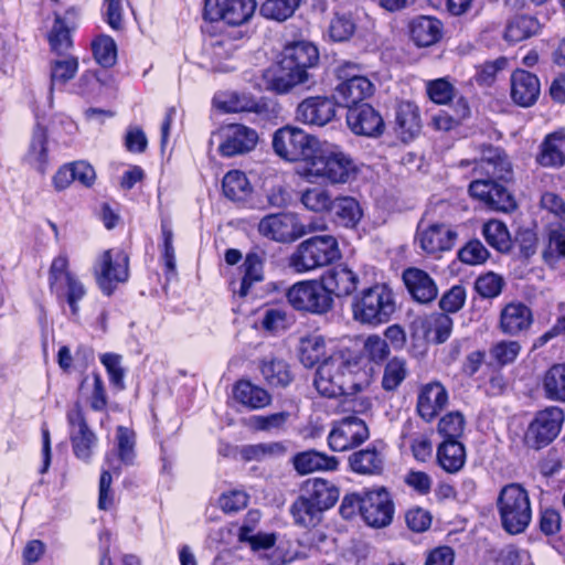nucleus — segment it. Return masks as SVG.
Instances as JSON below:
<instances>
[{
  "label": "nucleus",
  "mask_w": 565,
  "mask_h": 565,
  "mask_svg": "<svg viewBox=\"0 0 565 565\" xmlns=\"http://www.w3.org/2000/svg\"><path fill=\"white\" fill-rule=\"evenodd\" d=\"M161 258L163 263V274L167 280H171L177 276L175 252L173 247V233L169 225L161 223Z\"/></svg>",
  "instance_id": "obj_58"
},
{
  "label": "nucleus",
  "mask_w": 565,
  "mask_h": 565,
  "mask_svg": "<svg viewBox=\"0 0 565 565\" xmlns=\"http://www.w3.org/2000/svg\"><path fill=\"white\" fill-rule=\"evenodd\" d=\"M382 366L381 388L387 394H395L409 375L407 360L394 355Z\"/></svg>",
  "instance_id": "obj_39"
},
{
  "label": "nucleus",
  "mask_w": 565,
  "mask_h": 565,
  "mask_svg": "<svg viewBox=\"0 0 565 565\" xmlns=\"http://www.w3.org/2000/svg\"><path fill=\"white\" fill-rule=\"evenodd\" d=\"M448 399V391L439 381L426 383L418 392L416 412L423 420L431 423L447 406Z\"/></svg>",
  "instance_id": "obj_27"
},
{
  "label": "nucleus",
  "mask_w": 565,
  "mask_h": 565,
  "mask_svg": "<svg viewBox=\"0 0 565 565\" xmlns=\"http://www.w3.org/2000/svg\"><path fill=\"white\" fill-rule=\"evenodd\" d=\"M362 353L370 364L377 366L392 358L388 342L379 334H371L364 340Z\"/></svg>",
  "instance_id": "obj_56"
},
{
  "label": "nucleus",
  "mask_w": 565,
  "mask_h": 565,
  "mask_svg": "<svg viewBox=\"0 0 565 565\" xmlns=\"http://www.w3.org/2000/svg\"><path fill=\"white\" fill-rule=\"evenodd\" d=\"M504 286V278L500 274L489 270L476 278L473 291L481 299H494L502 294Z\"/></svg>",
  "instance_id": "obj_53"
},
{
  "label": "nucleus",
  "mask_w": 565,
  "mask_h": 565,
  "mask_svg": "<svg viewBox=\"0 0 565 565\" xmlns=\"http://www.w3.org/2000/svg\"><path fill=\"white\" fill-rule=\"evenodd\" d=\"M408 34L415 46L429 47L441 41L444 23L433 15H417L408 23Z\"/></svg>",
  "instance_id": "obj_31"
},
{
  "label": "nucleus",
  "mask_w": 565,
  "mask_h": 565,
  "mask_svg": "<svg viewBox=\"0 0 565 565\" xmlns=\"http://www.w3.org/2000/svg\"><path fill=\"white\" fill-rule=\"evenodd\" d=\"M465 429V418L460 412H449L444 415L437 425V431L444 440H459Z\"/></svg>",
  "instance_id": "obj_62"
},
{
  "label": "nucleus",
  "mask_w": 565,
  "mask_h": 565,
  "mask_svg": "<svg viewBox=\"0 0 565 565\" xmlns=\"http://www.w3.org/2000/svg\"><path fill=\"white\" fill-rule=\"evenodd\" d=\"M320 140L303 129L286 125L278 128L271 139L277 157L290 163H302L307 168Z\"/></svg>",
  "instance_id": "obj_11"
},
{
  "label": "nucleus",
  "mask_w": 565,
  "mask_h": 565,
  "mask_svg": "<svg viewBox=\"0 0 565 565\" xmlns=\"http://www.w3.org/2000/svg\"><path fill=\"white\" fill-rule=\"evenodd\" d=\"M256 8V0H213L204 2L202 18L210 23L223 21L239 26L252 19Z\"/></svg>",
  "instance_id": "obj_20"
},
{
  "label": "nucleus",
  "mask_w": 565,
  "mask_h": 565,
  "mask_svg": "<svg viewBox=\"0 0 565 565\" xmlns=\"http://www.w3.org/2000/svg\"><path fill=\"white\" fill-rule=\"evenodd\" d=\"M361 72V65L350 61L342 62L334 70V76L339 82L334 93L347 108L349 105L365 103L364 100L372 97L375 92L374 84Z\"/></svg>",
  "instance_id": "obj_15"
},
{
  "label": "nucleus",
  "mask_w": 565,
  "mask_h": 565,
  "mask_svg": "<svg viewBox=\"0 0 565 565\" xmlns=\"http://www.w3.org/2000/svg\"><path fill=\"white\" fill-rule=\"evenodd\" d=\"M458 231L456 226L433 222L426 226L417 225L415 243L427 256L440 258L444 253L450 252L457 244Z\"/></svg>",
  "instance_id": "obj_19"
},
{
  "label": "nucleus",
  "mask_w": 565,
  "mask_h": 565,
  "mask_svg": "<svg viewBox=\"0 0 565 565\" xmlns=\"http://www.w3.org/2000/svg\"><path fill=\"white\" fill-rule=\"evenodd\" d=\"M93 387L86 402L90 411L96 413H107L109 397L102 375L98 372L92 373Z\"/></svg>",
  "instance_id": "obj_60"
},
{
  "label": "nucleus",
  "mask_w": 565,
  "mask_h": 565,
  "mask_svg": "<svg viewBox=\"0 0 565 565\" xmlns=\"http://www.w3.org/2000/svg\"><path fill=\"white\" fill-rule=\"evenodd\" d=\"M233 398L248 411L266 408L273 402L270 393L247 379H239L233 384Z\"/></svg>",
  "instance_id": "obj_33"
},
{
  "label": "nucleus",
  "mask_w": 565,
  "mask_h": 565,
  "mask_svg": "<svg viewBox=\"0 0 565 565\" xmlns=\"http://www.w3.org/2000/svg\"><path fill=\"white\" fill-rule=\"evenodd\" d=\"M259 137L255 129L243 124L233 122L224 127L223 140L218 145V153L232 158L253 151Z\"/></svg>",
  "instance_id": "obj_26"
},
{
  "label": "nucleus",
  "mask_w": 565,
  "mask_h": 565,
  "mask_svg": "<svg viewBox=\"0 0 565 565\" xmlns=\"http://www.w3.org/2000/svg\"><path fill=\"white\" fill-rule=\"evenodd\" d=\"M540 23L535 17L521 14L510 20L504 30V39L509 43H519L535 35Z\"/></svg>",
  "instance_id": "obj_47"
},
{
  "label": "nucleus",
  "mask_w": 565,
  "mask_h": 565,
  "mask_svg": "<svg viewBox=\"0 0 565 565\" xmlns=\"http://www.w3.org/2000/svg\"><path fill=\"white\" fill-rule=\"evenodd\" d=\"M301 2L302 0H264L259 6V14L268 21L282 23L295 15Z\"/></svg>",
  "instance_id": "obj_48"
},
{
  "label": "nucleus",
  "mask_w": 565,
  "mask_h": 565,
  "mask_svg": "<svg viewBox=\"0 0 565 565\" xmlns=\"http://www.w3.org/2000/svg\"><path fill=\"white\" fill-rule=\"evenodd\" d=\"M217 108L225 114L252 113L253 122L265 126L276 120L280 113L277 102L267 97H256L250 93L231 92L217 102Z\"/></svg>",
  "instance_id": "obj_16"
},
{
  "label": "nucleus",
  "mask_w": 565,
  "mask_h": 565,
  "mask_svg": "<svg viewBox=\"0 0 565 565\" xmlns=\"http://www.w3.org/2000/svg\"><path fill=\"white\" fill-rule=\"evenodd\" d=\"M77 71L78 60L74 56L54 61L51 65V85H65L75 77Z\"/></svg>",
  "instance_id": "obj_64"
},
{
  "label": "nucleus",
  "mask_w": 565,
  "mask_h": 565,
  "mask_svg": "<svg viewBox=\"0 0 565 565\" xmlns=\"http://www.w3.org/2000/svg\"><path fill=\"white\" fill-rule=\"evenodd\" d=\"M65 418L74 457L84 463H90L99 439L89 426L87 414L79 401L74 402L72 407L66 411Z\"/></svg>",
  "instance_id": "obj_13"
},
{
  "label": "nucleus",
  "mask_w": 565,
  "mask_h": 565,
  "mask_svg": "<svg viewBox=\"0 0 565 565\" xmlns=\"http://www.w3.org/2000/svg\"><path fill=\"white\" fill-rule=\"evenodd\" d=\"M340 498V488L326 478H309L302 482L300 494L290 504L294 523L306 530L317 529L324 512L332 509Z\"/></svg>",
  "instance_id": "obj_4"
},
{
  "label": "nucleus",
  "mask_w": 565,
  "mask_h": 565,
  "mask_svg": "<svg viewBox=\"0 0 565 565\" xmlns=\"http://www.w3.org/2000/svg\"><path fill=\"white\" fill-rule=\"evenodd\" d=\"M288 303L295 311L324 316L333 309L334 300L322 280L305 279L289 286Z\"/></svg>",
  "instance_id": "obj_14"
},
{
  "label": "nucleus",
  "mask_w": 565,
  "mask_h": 565,
  "mask_svg": "<svg viewBox=\"0 0 565 565\" xmlns=\"http://www.w3.org/2000/svg\"><path fill=\"white\" fill-rule=\"evenodd\" d=\"M29 160L35 164L40 173H45L49 163V131L45 126L38 124L32 132Z\"/></svg>",
  "instance_id": "obj_44"
},
{
  "label": "nucleus",
  "mask_w": 565,
  "mask_h": 565,
  "mask_svg": "<svg viewBox=\"0 0 565 565\" xmlns=\"http://www.w3.org/2000/svg\"><path fill=\"white\" fill-rule=\"evenodd\" d=\"M329 213L334 223L345 228H355L363 216L360 202L352 196H337Z\"/></svg>",
  "instance_id": "obj_38"
},
{
  "label": "nucleus",
  "mask_w": 565,
  "mask_h": 565,
  "mask_svg": "<svg viewBox=\"0 0 565 565\" xmlns=\"http://www.w3.org/2000/svg\"><path fill=\"white\" fill-rule=\"evenodd\" d=\"M339 514L347 521L360 516L366 526L379 530L392 524L395 503L387 488H364L361 491L347 492L342 497Z\"/></svg>",
  "instance_id": "obj_3"
},
{
  "label": "nucleus",
  "mask_w": 565,
  "mask_h": 565,
  "mask_svg": "<svg viewBox=\"0 0 565 565\" xmlns=\"http://www.w3.org/2000/svg\"><path fill=\"white\" fill-rule=\"evenodd\" d=\"M90 49L96 63L103 68H110L117 63L118 49L110 35H96L92 40Z\"/></svg>",
  "instance_id": "obj_49"
},
{
  "label": "nucleus",
  "mask_w": 565,
  "mask_h": 565,
  "mask_svg": "<svg viewBox=\"0 0 565 565\" xmlns=\"http://www.w3.org/2000/svg\"><path fill=\"white\" fill-rule=\"evenodd\" d=\"M452 328L454 320L449 315L436 312L427 320L425 332L435 343L441 344L450 338Z\"/></svg>",
  "instance_id": "obj_57"
},
{
  "label": "nucleus",
  "mask_w": 565,
  "mask_h": 565,
  "mask_svg": "<svg viewBox=\"0 0 565 565\" xmlns=\"http://www.w3.org/2000/svg\"><path fill=\"white\" fill-rule=\"evenodd\" d=\"M258 366L264 382L271 388H286L295 379L290 364L281 358H263Z\"/></svg>",
  "instance_id": "obj_37"
},
{
  "label": "nucleus",
  "mask_w": 565,
  "mask_h": 565,
  "mask_svg": "<svg viewBox=\"0 0 565 565\" xmlns=\"http://www.w3.org/2000/svg\"><path fill=\"white\" fill-rule=\"evenodd\" d=\"M259 232L276 242H289L294 239L291 218L284 213L264 216L258 225Z\"/></svg>",
  "instance_id": "obj_41"
},
{
  "label": "nucleus",
  "mask_w": 565,
  "mask_h": 565,
  "mask_svg": "<svg viewBox=\"0 0 565 565\" xmlns=\"http://www.w3.org/2000/svg\"><path fill=\"white\" fill-rule=\"evenodd\" d=\"M341 257L338 241L332 235H313L302 241L289 257V266L298 274L334 263Z\"/></svg>",
  "instance_id": "obj_10"
},
{
  "label": "nucleus",
  "mask_w": 565,
  "mask_h": 565,
  "mask_svg": "<svg viewBox=\"0 0 565 565\" xmlns=\"http://www.w3.org/2000/svg\"><path fill=\"white\" fill-rule=\"evenodd\" d=\"M490 257L489 250L477 238L468 241L457 252V258L467 265L476 266L484 264Z\"/></svg>",
  "instance_id": "obj_63"
},
{
  "label": "nucleus",
  "mask_w": 565,
  "mask_h": 565,
  "mask_svg": "<svg viewBox=\"0 0 565 565\" xmlns=\"http://www.w3.org/2000/svg\"><path fill=\"white\" fill-rule=\"evenodd\" d=\"M210 34L209 55L214 66H221L223 61L231 58L237 49L236 41L241 36H233L226 33H215L210 29L206 30Z\"/></svg>",
  "instance_id": "obj_46"
},
{
  "label": "nucleus",
  "mask_w": 565,
  "mask_h": 565,
  "mask_svg": "<svg viewBox=\"0 0 565 565\" xmlns=\"http://www.w3.org/2000/svg\"><path fill=\"white\" fill-rule=\"evenodd\" d=\"M321 280L331 297L339 299L353 297L360 282L359 275L347 264L332 266L322 275Z\"/></svg>",
  "instance_id": "obj_30"
},
{
  "label": "nucleus",
  "mask_w": 565,
  "mask_h": 565,
  "mask_svg": "<svg viewBox=\"0 0 565 565\" xmlns=\"http://www.w3.org/2000/svg\"><path fill=\"white\" fill-rule=\"evenodd\" d=\"M47 41L51 51L58 55L64 54L73 46L71 30L58 13H55L53 26L47 34Z\"/></svg>",
  "instance_id": "obj_54"
},
{
  "label": "nucleus",
  "mask_w": 565,
  "mask_h": 565,
  "mask_svg": "<svg viewBox=\"0 0 565 565\" xmlns=\"http://www.w3.org/2000/svg\"><path fill=\"white\" fill-rule=\"evenodd\" d=\"M436 458L444 471L456 473L466 463V448L459 440H443L437 447Z\"/></svg>",
  "instance_id": "obj_40"
},
{
  "label": "nucleus",
  "mask_w": 565,
  "mask_h": 565,
  "mask_svg": "<svg viewBox=\"0 0 565 565\" xmlns=\"http://www.w3.org/2000/svg\"><path fill=\"white\" fill-rule=\"evenodd\" d=\"M402 280L411 298L418 303H430L438 297L435 279L422 268L415 266L405 268Z\"/></svg>",
  "instance_id": "obj_28"
},
{
  "label": "nucleus",
  "mask_w": 565,
  "mask_h": 565,
  "mask_svg": "<svg viewBox=\"0 0 565 565\" xmlns=\"http://www.w3.org/2000/svg\"><path fill=\"white\" fill-rule=\"evenodd\" d=\"M47 282L50 291L60 303H66L71 315H79V302L86 297L87 288L70 267L68 255L63 252L55 256L50 265Z\"/></svg>",
  "instance_id": "obj_9"
},
{
  "label": "nucleus",
  "mask_w": 565,
  "mask_h": 565,
  "mask_svg": "<svg viewBox=\"0 0 565 565\" xmlns=\"http://www.w3.org/2000/svg\"><path fill=\"white\" fill-rule=\"evenodd\" d=\"M482 236L487 244L501 254H508L513 248V241L507 224L500 220H489L482 225Z\"/></svg>",
  "instance_id": "obj_42"
},
{
  "label": "nucleus",
  "mask_w": 565,
  "mask_h": 565,
  "mask_svg": "<svg viewBox=\"0 0 565 565\" xmlns=\"http://www.w3.org/2000/svg\"><path fill=\"white\" fill-rule=\"evenodd\" d=\"M291 324L292 319L284 307L265 308L263 317L259 320L260 328L271 335L285 332Z\"/></svg>",
  "instance_id": "obj_51"
},
{
  "label": "nucleus",
  "mask_w": 565,
  "mask_h": 565,
  "mask_svg": "<svg viewBox=\"0 0 565 565\" xmlns=\"http://www.w3.org/2000/svg\"><path fill=\"white\" fill-rule=\"evenodd\" d=\"M358 172L354 160L340 146L320 141L305 168L303 175L330 184H344L353 180Z\"/></svg>",
  "instance_id": "obj_6"
},
{
  "label": "nucleus",
  "mask_w": 565,
  "mask_h": 565,
  "mask_svg": "<svg viewBox=\"0 0 565 565\" xmlns=\"http://www.w3.org/2000/svg\"><path fill=\"white\" fill-rule=\"evenodd\" d=\"M534 323V313L530 306L522 300L505 302L499 312L497 328L507 337L525 335Z\"/></svg>",
  "instance_id": "obj_23"
},
{
  "label": "nucleus",
  "mask_w": 565,
  "mask_h": 565,
  "mask_svg": "<svg viewBox=\"0 0 565 565\" xmlns=\"http://www.w3.org/2000/svg\"><path fill=\"white\" fill-rule=\"evenodd\" d=\"M564 420L565 413L559 406L537 411L524 433L525 445L535 450L547 447L559 435Z\"/></svg>",
  "instance_id": "obj_17"
},
{
  "label": "nucleus",
  "mask_w": 565,
  "mask_h": 565,
  "mask_svg": "<svg viewBox=\"0 0 565 565\" xmlns=\"http://www.w3.org/2000/svg\"><path fill=\"white\" fill-rule=\"evenodd\" d=\"M422 118L419 107L409 100H402L395 110V131L398 137L408 142L419 135Z\"/></svg>",
  "instance_id": "obj_36"
},
{
  "label": "nucleus",
  "mask_w": 565,
  "mask_h": 565,
  "mask_svg": "<svg viewBox=\"0 0 565 565\" xmlns=\"http://www.w3.org/2000/svg\"><path fill=\"white\" fill-rule=\"evenodd\" d=\"M338 104L326 95L309 96L302 99L295 113L298 122L311 127H324L337 117Z\"/></svg>",
  "instance_id": "obj_24"
},
{
  "label": "nucleus",
  "mask_w": 565,
  "mask_h": 565,
  "mask_svg": "<svg viewBox=\"0 0 565 565\" xmlns=\"http://www.w3.org/2000/svg\"><path fill=\"white\" fill-rule=\"evenodd\" d=\"M286 450V446L281 441H273L243 446L239 454L244 461L249 462L282 456Z\"/></svg>",
  "instance_id": "obj_55"
},
{
  "label": "nucleus",
  "mask_w": 565,
  "mask_h": 565,
  "mask_svg": "<svg viewBox=\"0 0 565 565\" xmlns=\"http://www.w3.org/2000/svg\"><path fill=\"white\" fill-rule=\"evenodd\" d=\"M426 93L436 105H447L456 97V88L447 77L428 81Z\"/></svg>",
  "instance_id": "obj_59"
},
{
  "label": "nucleus",
  "mask_w": 565,
  "mask_h": 565,
  "mask_svg": "<svg viewBox=\"0 0 565 565\" xmlns=\"http://www.w3.org/2000/svg\"><path fill=\"white\" fill-rule=\"evenodd\" d=\"M92 273L100 292L110 297L130 277L129 254L122 247L105 249L96 257Z\"/></svg>",
  "instance_id": "obj_12"
},
{
  "label": "nucleus",
  "mask_w": 565,
  "mask_h": 565,
  "mask_svg": "<svg viewBox=\"0 0 565 565\" xmlns=\"http://www.w3.org/2000/svg\"><path fill=\"white\" fill-rule=\"evenodd\" d=\"M291 463L298 475L306 476L316 471H337L340 460L335 456L316 449H308L295 454Z\"/></svg>",
  "instance_id": "obj_32"
},
{
  "label": "nucleus",
  "mask_w": 565,
  "mask_h": 565,
  "mask_svg": "<svg viewBox=\"0 0 565 565\" xmlns=\"http://www.w3.org/2000/svg\"><path fill=\"white\" fill-rule=\"evenodd\" d=\"M222 190L225 198L234 202L246 201L253 186L247 175L241 170H230L222 180Z\"/></svg>",
  "instance_id": "obj_45"
},
{
  "label": "nucleus",
  "mask_w": 565,
  "mask_h": 565,
  "mask_svg": "<svg viewBox=\"0 0 565 565\" xmlns=\"http://www.w3.org/2000/svg\"><path fill=\"white\" fill-rule=\"evenodd\" d=\"M288 288L284 280H270L250 296L253 299L265 300L263 306L267 308L269 305L282 302L284 298L288 300Z\"/></svg>",
  "instance_id": "obj_61"
},
{
  "label": "nucleus",
  "mask_w": 565,
  "mask_h": 565,
  "mask_svg": "<svg viewBox=\"0 0 565 565\" xmlns=\"http://www.w3.org/2000/svg\"><path fill=\"white\" fill-rule=\"evenodd\" d=\"M352 361L343 352H335L324 359L317 367L313 386L317 392L327 398H337L349 393H355L359 385L354 382V367Z\"/></svg>",
  "instance_id": "obj_7"
},
{
  "label": "nucleus",
  "mask_w": 565,
  "mask_h": 565,
  "mask_svg": "<svg viewBox=\"0 0 565 565\" xmlns=\"http://www.w3.org/2000/svg\"><path fill=\"white\" fill-rule=\"evenodd\" d=\"M326 354V341L323 337H308L301 340L299 348V360L301 364L311 369L320 363Z\"/></svg>",
  "instance_id": "obj_52"
},
{
  "label": "nucleus",
  "mask_w": 565,
  "mask_h": 565,
  "mask_svg": "<svg viewBox=\"0 0 565 565\" xmlns=\"http://www.w3.org/2000/svg\"><path fill=\"white\" fill-rule=\"evenodd\" d=\"M319 62L320 53L313 43L303 40L287 43L278 61L280 73L267 78V89L277 95L290 93L309 82L310 71L317 68Z\"/></svg>",
  "instance_id": "obj_2"
},
{
  "label": "nucleus",
  "mask_w": 565,
  "mask_h": 565,
  "mask_svg": "<svg viewBox=\"0 0 565 565\" xmlns=\"http://www.w3.org/2000/svg\"><path fill=\"white\" fill-rule=\"evenodd\" d=\"M349 470L359 476H381L384 471V456L374 443L353 451L348 457Z\"/></svg>",
  "instance_id": "obj_35"
},
{
  "label": "nucleus",
  "mask_w": 565,
  "mask_h": 565,
  "mask_svg": "<svg viewBox=\"0 0 565 565\" xmlns=\"http://www.w3.org/2000/svg\"><path fill=\"white\" fill-rule=\"evenodd\" d=\"M348 128L355 136L377 138L384 134L385 122L377 109L369 103L349 105L345 114Z\"/></svg>",
  "instance_id": "obj_25"
},
{
  "label": "nucleus",
  "mask_w": 565,
  "mask_h": 565,
  "mask_svg": "<svg viewBox=\"0 0 565 565\" xmlns=\"http://www.w3.org/2000/svg\"><path fill=\"white\" fill-rule=\"evenodd\" d=\"M470 164H473V180L468 186L469 195L490 210L504 213L515 211L518 203L504 185L513 180L512 162L505 150L486 145L479 159L459 162V167H469Z\"/></svg>",
  "instance_id": "obj_1"
},
{
  "label": "nucleus",
  "mask_w": 565,
  "mask_h": 565,
  "mask_svg": "<svg viewBox=\"0 0 565 565\" xmlns=\"http://www.w3.org/2000/svg\"><path fill=\"white\" fill-rule=\"evenodd\" d=\"M497 510L501 526L508 534L523 533L532 520L527 490L516 482L503 486L497 499Z\"/></svg>",
  "instance_id": "obj_8"
},
{
  "label": "nucleus",
  "mask_w": 565,
  "mask_h": 565,
  "mask_svg": "<svg viewBox=\"0 0 565 565\" xmlns=\"http://www.w3.org/2000/svg\"><path fill=\"white\" fill-rule=\"evenodd\" d=\"M137 459V434L131 427L118 425L115 430L114 446L104 455L106 469L120 476L124 467H131Z\"/></svg>",
  "instance_id": "obj_22"
},
{
  "label": "nucleus",
  "mask_w": 565,
  "mask_h": 565,
  "mask_svg": "<svg viewBox=\"0 0 565 565\" xmlns=\"http://www.w3.org/2000/svg\"><path fill=\"white\" fill-rule=\"evenodd\" d=\"M369 437L366 423L355 415H350L333 423L327 441L332 451L341 452L359 447Z\"/></svg>",
  "instance_id": "obj_21"
},
{
  "label": "nucleus",
  "mask_w": 565,
  "mask_h": 565,
  "mask_svg": "<svg viewBox=\"0 0 565 565\" xmlns=\"http://www.w3.org/2000/svg\"><path fill=\"white\" fill-rule=\"evenodd\" d=\"M541 94L539 77L526 70L516 68L510 76V96L512 102L520 107L533 106Z\"/></svg>",
  "instance_id": "obj_29"
},
{
  "label": "nucleus",
  "mask_w": 565,
  "mask_h": 565,
  "mask_svg": "<svg viewBox=\"0 0 565 565\" xmlns=\"http://www.w3.org/2000/svg\"><path fill=\"white\" fill-rule=\"evenodd\" d=\"M535 162L543 168H562L565 166V129L547 134L539 147Z\"/></svg>",
  "instance_id": "obj_34"
},
{
  "label": "nucleus",
  "mask_w": 565,
  "mask_h": 565,
  "mask_svg": "<svg viewBox=\"0 0 565 565\" xmlns=\"http://www.w3.org/2000/svg\"><path fill=\"white\" fill-rule=\"evenodd\" d=\"M542 388L546 399L565 403V363H555L544 372Z\"/></svg>",
  "instance_id": "obj_43"
},
{
  "label": "nucleus",
  "mask_w": 565,
  "mask_h": 565,
  "mask_svg": "<svg viewBox=\"0 0 565 565\" xmlns=\"http://www.w3.org/2000/svg\"><path fill=\"white\" fill-rule=\"evenodd\" d=\"M522 345L516 340H500L490 347L489 353L493 361L491 366L503 369L513 364L521 354Z\"/></svg>",
  "instance_id": "obj_50"
},
{
  "label": "nucleus",
  "mask_w": 565,
  "mask_h": 565,
  "mask_svg": "<svg viewBox=\"0 0 565 565\" xmlns=\"http://www.w3.org/2000/svg\"><path fill=\"white\" fill-rule=\"evenodd\" d=\"M351 311L354 321L361 324H385L397 311L396 292L388 282L376 281L353 296Z\"/></svg>",
  "instance_id": "obj_5"
},
{
  "label": "nucleus",
  "mask_w": 565,
  "mask_h": 565,
  "mask_svg": "<svg viewBox=\"0 0 565 565\" xmlns=\"http://www.w3.org/2000/svg\"><path fill=\"white\" fill-rule=\"evenodd\" d=\"M266 252L259 247H252L245 255L244 260L237 267L239 277L232 278L228 287L233 295L245 299L253 295L259 284L266 279Z\"/></svg>",
  "instance_id": "obj_18"
}]
</instances>
